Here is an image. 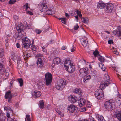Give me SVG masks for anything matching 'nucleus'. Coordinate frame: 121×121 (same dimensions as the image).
<instances>
[{
    "mask_svg": "<svg viewBox=\"0 0 121 121\" xmlns=\"http://www.w3.org/2000/svg\"><path fill=\"white\" fill-rule=\"evenodd\" d=\"M105 108L108 111H112L115 107V102L112 100L106 101L104 104Z\"/></svg>",
    "mask_w": 121,
    "mask_h": 121,
    "instance_id": "1",
    "label": "nucleus"
},
{
    "mask_svg": "<svg viewBox=\"0 0 121 121\" xmlns=\"http://www.w3.org/2000/svg\"><path fill=\"white\" fill-rule=\"evenodd\" d=\"M66 84V80L62 79L56 84L55 88L57 90H62L65 87Z\"/></svg>",
    "mask_w": 121,
    "mask_h": 121,
    "instance_id": "2",
    "label": "nucleus"
},
{
    "mask_svg": "<svg viewBox=\"0 0 121 121\" xmlns=\"http://www.w3.org/2000/svg\"><path fill=\"white\" fill-rule=\"evenodd\" d=\"M94 95L96 98L99 100L103 99L104 97V93L101 89H97L94 92Z\"/></svg>",
    "mask_w": 121,
    "mask_h": 121,
    "instance_id": "3",
    "label": "nucleus"
},
{
    "mask_svg": "<svg viewBox=\"0 0 121 121\" xmlns=\"http://www.w3.org/2000/svg\"><path fill=\"white\" fill-rule=\"evenodd\" d=\"M22 46L26 48H30L31 45V41L27 38H23L22 39Z\"/></svg>",
    "mask_w": 121,
    "mask_h": 121,
    "instance_id": "4",
    "label": "nucleus"
},
{
    "mask_svg": "<svg viewBox=\"0 0 121 121\" xmlns=\"http://www.w3.org/2000/svg\"><path fill=\"white\" fill-rule=\"evenodd\" d=\"M52 79V76L49 72L46 73V85H49L51 84Z\"/></svg>",
    "mask_w": 121,
    "mask_h": 121,
    "instance_id": "5",
    "label": "nucleus"
},
{
    "mask_svg": "<svg viewBox=\"0 0 121 121\" xmlns=\"http://www.w3.org/2000/svg\"><path fill=\"white\" fill-rule=\"evenodd\" d=\"M53 8L52 5L46 3V14L51 15L54 13V12L52 10Z\"/></svg>",
    "mask_w": 121,
    "mask_h": 121,
    "instance_id": "6",
    "label": "nucleus"
},
{
    "mask_svg": "<svg viewBox=\"0 0 121 121\" xmlns=\"http://www.w3.org/2000/svg\"><path fill=\"white\" fill-rule=\"evenodd\" d=\"M11 34L10 30H8L6 31L4 38L5 40V45L6 46H8L9 45V37L11 36Z\"/></svg>",
    "mask_w": 121,
    "mask_h": 121,
    "instance_id": "7",
    "label": "nucleus"
},
{
    "mask_svg": "<svg viewBox=\"0 0 121 121\" xmlns=\"http://www.w3.org/2000/svg\"><path fill=\"white\" fill-rule=\"evenodd\" d=\"M44 59V57L39 58L38 59L37 61V64L38 67L43 68L44 66L43 61Z\"/></svg>",
    "mask_w": 121,
    "mask_h": 121,
    "instance_id": "8",
    "label": "nucleus"
},
{
    "mask_svg": "<svg viewBox=\"0 0 121 121\" xmlns=\"http://www.w3.org/2000/svg\"><path fill=\"white\" fill-rule=\"evenodd\" d=\"M113 35H116L120 37V38L121 39V26L118 27L114 31H112Z\"/></svg>",
    "mask_w": 121,
    "mask_h": 121,
    "instance_id": "9",
    "label": "nucleus"
},
{
    "mask_svg": "<svg viewBox=\"0 0 121 121\" xmlns=\"http://www.w3.org/2000/svg\"><path fill=\"white\" fill-rule=\"evenodd\" d=\"M113 5L111 3H108L104 9L105 11L107 13L111 12L113 10Z\"/></svg>",
    "mask_w": 121,
    "mask_h": 121,
    "instance_id": "10",
    "label": "nucleus"
},
{
    "mask_svg": "<svg viewBox=\"0 0 121 121\" xmlns=\"http://www.w3.org/2000/svg\"><path fill=\"white\" fill-rule=\"evenodd\" d=\"M5 96V99H8V102L11 103L12 101V99L13 97L12 93H11L10 91H8L6 92Z\"/></svg>",
    "mask_w": 121,
    "mask_h": 121,
    "instance_id": "11",
    "label": "nucleus"
},
{
    "mask_svg": "<svg viewBox=\"0 0 121 121\" xmlns=\"http://www.w3.org/2000/svg\"><path fill=\"white\" fill-rule=\"evenodd\" d=\"M66 71L69 73H72L75 71V68L74 65L72 63L65 68Z\"/></svg>",
    "mask_w": 121,
    "mask_h": 121,
    "instance_id": "12",
    "label": "nucleus"
},
{
    "mask_svg": "<svg viewBox=\"0 0 121 121\" xmlns=\"http://www.w3.org/2000/svg\"><path fill=\"white\" fill-rule=\"evenodd\" d=\"M87 39L86 37L84 36L80 39L81 44L84 47L86 46L88 44V41L87 40Z\"/></svg>",
    "mask_w": 121,
    "mask_h": 121,
    "instance_id": "13",
    "label": "nucleus"
},
{
    "mask_svg": "<svg viewBox=\"0 0 121 121\" xmlns=\"http://www.w3.org/2000/svg\"><path fill=\"white\" fill-rule=\"evenodd\" d=\"M77 100V97L74 95H71L68 97V100L72 103H75Z\"/></svg>",
    "mask_w": 121,
    "mask_h": 121,
    "instance_id": "14",
    "label": "nucleus"
},
{
    "mask_svg": "<svg viewBox=\"0 0 121 121\" xmlns=\"http://www.w3.org/2000/svg\"><path fill=\"white\" fill-rule=\"evenodd\" d=\"M86 103L85 99L82 98H80L78 101V105L80 107H82Z\"/></svg>",
    "mask_w": 121,
    "mask_h": 121,
    "instance_id": "15",
    "label": "nucleus"
},
{
    "mask_svg": "<svg viewBox=\"0 0 121 121\" xmlns=\"http://www.w3.org/2000/svg\"><path fill=\"white\" fill-rule=\"evenodd\" d=\"M110 77L107 73H106L104 75L103 79V82L107 83L108 84L111 83L109 82Z\"/></svg>",
    "mask_w": 121,
    "mask_h": 121,
    "instance_id": "16",
    "label": "nucleus"
},
{
    "mask_svg": "<svg viewBox=\"0 0 121 121\" xmlns=\"http://www.w3.org/2000/svg\"><path fill=\"white\" fill-rule=\"evenodd\" d=\"M75 106L73 105H70L67 108V112H69L72 113L75 110Z\"/></svg>",
    "mask_w": 121,
    "mask_h": 121,
    "instance_id": "17",
    "label": "nucleus"
},
{
    "mask_svg": "<svg viewBox=\"0 0 121 121\" xmlns=\"http://www.w3.org/2000/svg\"><path fill=\"white\" fill-rule=\"evenodd\" d=\"M41 93L37 91H34L32 94L33 96L35 98L39 97L41 96Z\"/></svg>",
    "mask_w": 121,
    "mask_h": 121,
    "instance_id": "18",
    "label": "nucleus"
},
{
    "mask_svg": "<svg viewBox=\"0 0 121 121\" xmlns=\"http://www.w3.org/2000/svg\"><path fill=\"white\" fill-rule=\"evenodd\" d=\"M109 84L105 82H101L100 84V89H101L102 90L104 89L106 86H108Z\"/></svg>",
    "mask_w": 121,
    "mask_h": 121,
    "instance_id": "19",
    "label": "nucleus"
},
{
    "mask_svg": "<svg viewBox=\"0 0 121 121\" xmlns=\"http://www.w3.org/2000/svg\"><path fill=\"white\" fill-rule=\"evenodd\" d=\"M96 118L98 121H105V120L102 115L97 114H96Z\"/></svg>",
    "mask_w": 121,
    "mask_h": 121,
    "instance_id": "20",
    "label": "nucleus"
},
{
    "mask_svg": "<svg viewBox=\"0 0 121 121\" xmlns=\"http://www.w3.org/2000/svg\"><path fill=\"white\" fill-rule=\"evenodd\" d=\"M53 61L54 64H55L56 65L60 63L61 60L60 58L58 57H55L53 59Z\"/></svg>",
    "mask_w": 121,
    "mask_h": 121,
    "instance_id": "21",
    "label": "nucleus"
},
{
    "mask_svg": "<svg viewBox=\"0 0 121 121\" xmlns=\"http://www.w3.org/2000/svg\"><path fill=\"white\" fill-rule=\"evenodd\" d=\"M71 61L70 60L66 59L65 60V62L64 63V67L65 68L69 65L73 63L71 62Z\"/></svg>",
    "mask_w": 121,
    "mask_h": 121,
    "instance_id": "22",
    "label": "nucleus"
},
{
    "mask_svg": "<svg viewBox=\"0 0 121 121\" xmlns=\"http://www.w3.org/2000/svg\"><path fill=\"white\" fill-rule=\"evenodd\" d=\"M73 91L74 93L78 94L80 96H81L82 93V91L80 89L76 88L73 90Z\"/></svg>",
    "mask_w": 121,
    "mask_h": 121,
    "instance_id": "23",
    "label": "nucleus"
},
{
    "mask_svg": "<svg viewBox=\"0 0 121 121\" xmlns=\"http://www.w3.org/2000/svg\"><path fill=\"white\" fill-rule=\"evenodd\" d=\"M105 4L102 1H99L98 3L97 7L98 9H102L105 7Z\"/></svg>",
    "mask_w": 121,
    "mask_h": 121,
    "instance_id": "24",
    "label": "nucleus"
},
{
    "mask_svg": "<svg viewBox=\"0 0 121 121\" xmlns=\"http://www.w3.org/2000/svg\"><path fill=\"white\" fill-rule=\"evenodd\" d=\"M4 64V62L2 60L0 62V74H2L4 73L5 71L3 69H2L3 65Z\"/></svg>",
    "mask_w": 121,
    "mask_h": 121,
    "instance_id": "25",
    "label": "nucleus"
},
{
    "mask_svg": "<svg viewBox=\"0 0 121 121\" xmlns=\"http://www.w3.org/2000/svg\"><path fill=\"white\" fill-rule=\"evenodd\" d=\"M91 77V76L90 75H88L87 76L84 77L83 79V81L85 83H87L88 82Z\"/></svg>",
    "mask_w": 121,
    "mask_h": 121,
    "instance_id": "26",
    "label": "nucleus"
},
{
    "mask_svg": "<svg viewBox=\"0 0 121 121\" xmlns=\"http://www.w3.org/2000/svg\"><path fill=\"white\" fill-rule=\"evenodd\" d=\"M39 107L41 109L44 108V104L43 100L40 101L39 103Z\"/></svg>",
    "mask_w": 121,
    "mask_h": 121,
    "instance_id": "27",
    "label": "nucleus"
},
{
    "mask_svg": "<svg viewBox=\"0 0 121 121\" xmlns=\"http://www.w3.org/2000/svg\"><path fill=\"white\" fill-rule=\"evenodd\" d=\"M83 70V68L81 69L79 71V74L80 75L81 77H83L86 76Z\"/></svg>",
    "mask_w": 121,
    "mask_h": 121,
    "instance_id": "28",
    "label": "nucleus"
},
{
    "mask_svg": "<svg viewBox=\"0 0 121 121\" xmlns=\"http://www.w3.org/2000/svg\"><path fill=\"white\" fill-rule=\"evenodd\" d=\"M55 110L60 117H63L64 116L63 113L59 110L57 108H55Z\"/></svg>",
    "mask_w": 121,
    "mask_h": 121,
    "instance_id": "29",
    "label": "nucleus"
},
{
    "mask_svg": "<svg viewBox=\"0 0 121 121\" xmlns=\"http://www.w3.org/2000/svg\"><path fill=\"white\" fill-rule=\"evenodd\" d=\"M44 81L43 80H41L40 81V82H39V86L41 87H44L45 84V81L44 80Z\"/></svg>",
    "mask_w": 121,
    "mask_h": 121,
    "instance_id": "30",
    "label": "nucleus"
},
{
    "mask_svg": "<svg viewBox=\"0 0 121 121\" xmlns=\"http://www.w3.org/2000/svg\"><path fill=\"white\" fill-rule=\"evenodd\" d=\"M99 66L103 71H105L106 69V68L105 67L104 65L102 63L99 64Z\"/></svg>",
    "mask_w": 121,
    "mask_h": 121,
    "instance_id": "31",
    "label": "nucleus"
},
{
    "mask_svg": "<svg viewBox=\"0 0 121 121\" xmlns=\"http://www.w3.org/2000/svg\"><path fill=\"white\" fill-rule=\"evenodd\" d=\"M16 29L18 32H21L23 30V29L21 28V26L19 25H18L16 27Z\"/></svg>",
    "mask_w": 121,
    "mask_h": 121,
    "instance_id": "32",
    "label": "nucleus"
},
{
    "mask_svg": "<svg viewBox=\"0 0 121 121\" xmlns=\"http://www.w3.org/2000/svg\"><path fill=\"white\" fill-rule=\"evenodd\" d=\"M82 20L86 24L88 22V19L87 18L83 17L82 19Z\"/></svg>",
    "mask_w": 121,
    "mask_h": 121,
    "instance_id": "33",
    "label": "nucleus"
},
{
    "mask_svg": "<svg viewBox=\"0 0 121 121\" xmlns=\"http://www.w3.org/2000/svg\"><path fill=\"white\" fill-rule=\"evenodd\" d=\"M17 60V63L18 65H21L22 63V61H21V58L20 57H18Z\"/></svg>",
    "mask_w": 121,
    "mask_h": 121,
    "instance_id": "34",
    "label": "nucleus"
},
{
    "mask_svg": "<svg viewBox=\"0 0 121 121\" xmlns=\"http://www.w3.org/2000/svg\"><path fill=\"white\" fill-rule=\"evenodd\" d=\"M83 69L86 75L89 73V70L88 68L85 67L84 68H83Z\"/></svg>",
    "mask_w": 121,
    "mask_h": 121,
    "instance_id": "35",
    "label": "nucleus"
},
{
    "mask_svg": "<svg viewBox=\"0 0 121 121\" xmlns=\"http://www.w3.org/2000/svg\"><path fill=\"white\" fill-rule=\"evenodd\" d=\"M0 115V121H5L6 118L5 116L3 115V114H1Z\"/></svg>",
    "mask_w": 121,
    "mask_h": 121,
    "instance_id": "36",
    "label": "nucleus"
},
{
    "mask_svg": "<svg viewBox=\"0 0 121 121\" xmlns=\"http://www.w3.org/2000/svg\"><path fill=\"white\" fill-rule=\"evenodd\" d=\"M112 48V49L113 50V52L114 54H116L117 56L119 55V52L117 51L116 48L114 47H113Z\"/></svg>",
    "mask_w": 121,
    "mask_h": 121,
    "instance_id": "37",
    "label": "nucleus"
},
{
    "mask_svg": "<svg viewBox=\"0 0 121 121\" xmlns=\"http://www.w3.org/2000/svg\"><path fill=\"white\" fill-rule=\"evenodd\" d=\"M4 110H6L7 112H9V111H10V112H11V109L10 107L9 106L6 107L5 106L4 107Z\"/></svg>",
    "mask_w": 121,
    "mask_h": 121,
    "instance_id": "38",
    "label": "nucleus"
},
{
    "mask_svg": "<svg viewBox=\"0 0 121 121\" xmlns=\"http://www.w3.org/2000/svg\"><path fill=\"white\" fill-rule=\"evenodd\" d=\"M4 54V50L2 48H0V57H2Z\"/></svg>",
    "mask_w": 121,
    "mask_h": 121,
    "instance_id": "39",
    "label": "nucleus"
},
{
    "mask_svg": "<svg viewBox=\"0 0 121 121\" xmlns=\"http://www.w3.org/2000/svg\"><path fill=\"white\" fill-rule=\"evenodd\" d=\"M109 67L110 69H112V70L115 71V69L116 67L115 64H113L112 65L111 64L109 66Z\"/></svg>",
    "mask_w": 121,
    "mask_h": 121,
    "instance_id": "40",
    "label": "nucleus"
},
{
    "mask_svg": "<svg viewBox=\"0 0 121 121\" xmlns=\"http://www.w3.org/2000/svg\"><path fill=\"white\" fill-rule=\"evenodd\" d=\"M93 54L96 57L99 55V51L97 50H95L93 52Z\"/></svg>",
    "mask_w": 121,
    "mask_h": 121,
    "instance_id": "41",
    "label": "nucleus"
},
{
    "mask_svg": "<svg viewBox=\"0 0 121 121\" xmlns=\"http://www.w3.org/2000/svg\"><path fill=\"white\" fill-rule=\"evenodd\" d=\"M18 81L20 84V86H22L23 84V81L22 78L19 79L18 80Z\"/></svg>",
    "mask_w": 121,
    "mask_h": 121,
    "instance_id": "42",
    "label": "nucleus"
},
{
    "mask_svg": "<svg viewBox=\"0 0 121 121\" xmlns=\"http://www.w3.org/2000/svg\"><path fill=\"white\" fill-rule=\"evenodd\" d=\"M25 121H31L30 116L29 115H26V118L25 119Z\"/></svg>",
    "mask_w": 121,
    "mask_h": 121,
    "instance_id": "43",
    "label": "nucleus"
},
{
    "mask_svg": "<svg viewBox=\"0 0 121 121\" xmlns=\"http://www.w3.org/2000/svg\"><path fill=\"white\" fill-rule=\"evenodd\" d=\"M45 3H43L42 4V6L43 7V8L41 9V11L42 12H44L45 10Z\"/></svg>",
    "mask_w": 121,
    "mask_h": 121,
    "instance_id": "44",
    "label": "nucleus"
},
{
    "mask_svg": "<svg viewBox=\"0 0 121 121\" xmlns=\"http://www.w3.org/2000/svg\"><path fill=\"white\" fill-rule=\"evenodd\" d=\"M66 18H62L61 20V22L64 24H65L66 23Z\"/></svg>",
    "mask_w": 121,
    "mask_h": 121,
    "instance_id": "45",
    "label": "nucleus"
},
{
    "mask_svg": "<svg viewBox=\"0 0 121 121\" xmlns=\"http://www.w3.org/2000/svg\"><path fill=\"white\" fill-rule=\"evenodd\" d=\"M16 2V0H10L9 1V3L10 4H14Z\"/></svg>",
    "mask_w": 121,
    "mask_h": 121,
    "instance_id": "46",
    "label": "nucleus"
},
{
    "mask_svg": "<svg viewBox=\"0 0 121 121\" xmlns=\"http://www.w3.org/2000/svg\"><path fill=\"white\" fill-rule=\"evenodd\" d=\"M89 121H96L95 119L92 116H90L89 118Z\"/></svg>",
    "mask_w": 121,
    "mask_h": 121,
    "instance_id": "47",
    "label": "nucleus"
},
{
    "mask_svg": "<svg viewBox=\"0 0 121 121\" xmlns=\"http://www.w3.org/2000/svg\"><path fill=\"white\" fill-rule=\"evenodd\" d=\"M117 118L120 121H121V114H118L116 116Z\"/></svg>",
    "mask_w": 121,
    "mask_h": 121,
    "instance_id": "48",
    "label": "nucleus"
},
{
    "mask_svg": "<svg viewBox=\"0 0 121 121\" xmlns=\"http://www.w3.org/2000/svg\"><path fill=\"white\" fill-rule=\"evenodd\" d=\"M36 57L42 58L44 57L43 56V55L42 54L40 53H39L37 54L36 55Z\"/></svg>",
    "mask_w": 121,
    "mask_h": 121,
    "instance_id": "49",
    "label": "nucleus"
},
{
    "mask_svg": "<svg viewBox=\"0 0 121 121\" xmlns=\"http://www.w3.org/2000/svg\"><path fill=\"white\" fill-rule=\"evenodd\" d=\"M52 31V29L50 27H47V29H46V32L47 31L48 32H49L51 33Z\"/></svg>",
    "mask_w": 121,
    "mask_h": 121,
    "instance_id": "50",
    "label": "nucleus"
},
{
    "mask_svg": "<svg viewBox=\"0 0 121 121\" xmlns=\"http://www.w3.org/2000/svg\"><path fill=\"white\" fill-rule=\"evenodd\" d=\"M99 60L101 62H103L104 60L105 59L102 56H101L98 57Z\"/></svg>",
    "mask_w": 121,
    "mask_h": 121,
    "instance_id": "51",
    "label": "nucleus"
},
{
    "mask_svg": "<svg viewBox=\"0 0 121 121\" xmlns=\"http://www.w3.org/2000/svg\"><path fill=\"white\" fill-rule=\"evenodd\" d=\"M75 48L74 47V45H72V47L70 49L72 52H74L75 50Z\"/></svg>",
    "mask_w": 121,
    "mask_h": 121,
    "instance_id": "52",
    "label": "nucleus"
},
{
    "mask_svg": "<svg viewBox=\"0 0 121 121\" xmlns=\"http://www.w3.org/2000/svg\"><path fill=\"white\" fill-rule=\"evenodd\" d=\"M24 6H25L26 8L25 9V10L26 11L28 8H30L29 7V6L28 3H26L25 4V5Z\"/></svg>",
    "mask_w": 121,
    "mask_h": 121,
    "instance_id": "53",
    "label": "nucleus"
},
{
    "mask_svg": "<svg viewBox=\"0 0 121 121\" xmlns=\"http://www.w3.org/2000/svg\"><path fill=\"white\" fill-rule=\"evenodd\" d=\"M28 51H26L24 52H23V56H25L26 57L27 56V54L28 52Z\"/></svg>",
    "mask_w": 121,
    "mask_h": 121,
    "instance_id": "54",
    "label": "nucleus"
},
{
    "mask_svg": "<svg viewBox=\"0 0 121 121\" xmlns=\"http://www.w3.org/2000/svg\"><path fill=\"white\" fill-rule=\"evenodd\" d=\"M70 15L72 16H73L75 14V12L74 11L72 10L70 12Z\"/></svg>",
    "mask_w": 121,
    "mask_h": 121,
    "instance_id": "55",
    "label": "nucleus"
},
{
    "mask_svg": "<svg viewBox=\"0 0 121 121\" xmlns=\"http://www.w3.org/2000/svg\"><path fill=\"white\" fill-rule=\"evenodd\" d=\"M75 11L77 14V15L78 16H79V15H80V14H81V12L78 10H76Z\"/></svg>",
    "mask_w": 121,
    "mask_h": 121,
    "instance_id": "56",
    "label": "nucleus"
},
{
    "mask_svg": "<svg viewBox=\"0 0 121 121\" xmlns=\"http://www.w3.org/2000/svg\"><path fill=\"white\" fill-rule=\"evenodd\" d=\"M35 31L38 34H39L41 32V30L38 29H36L35 30Z\"/></svg>",
    "mask_w": 121,
    "mask_h": 121,
    "instance_id": "57",
    "label": "nucleus"
},
{
    "mask_svg": "<svg viewBox=\"0 0 121 121\" xmlns=\"http://www.w3.org/2000/svg\"><path fill=\"white\" fill-rule=\"evenodd\" d=\"M31 24H29L28 25H27L26 28L28 29H30L31 28Z\"/></svg>",
    "mask_w": 121,
    "mask_h": 121,
    "instance_id": "58",
    "label": "nucleus"
},
{
    "mask_svg": "<svg viewBox=\"0 0 121 121\" xmlns=\"http://www.w3.org/2000/svg\"><path fill=\"white\" fill-rule=\"evenodd\" d=\"M79 28V26L78 25V24H76V25L74 26V29L75 30H77Z\"/></svg>",
    "mask_w": 121,
    "mask_h": 121,
    "instance_id": "59",
    "label": "nucleus"
},
{
    "mask_svg": "<svg viewBox=\"0 0 121 121\" xmlns=\"http://www.w3.org/2000/svg\"><path fill=\"white\" fill-rule=\"evenodd\" d=\"M108 43L110 44L113 43V41L112 40H110L108 41Z\"/></svg>",
    "mask_w": 121,
    "mask_h": 121,
    "instance_id": "60",
    "label": "nucleus"
},
{
    "mask_svg": "<svg viewBox=\"0 0 121 121\" xmlns=\"http://www.w3.org/2000/svg\"><path fill=\"white\" fill-rule=\"evenodd\" d=\"M91 106V104L90 102L87 103V107H90Z\"/></svg>",
    "mask_w": 121,
    "mask_h": 121,
    "instance_id": "61",
    "label": "nucleus"
},
{
    "mask_svg": "<svg viewBox=\"0 0 121 121\" xmlns=\"http://www.w3.org/2000/svg\"><path fill=\"white\" fill-rule=\"evenodd\" d=\"M27 55L26 57H30V51H28V52L27 54Z\"/></svg>",
    "mask_w": 121,
    "mask_h": 121,
    "instance_id": "62",
    "label": "nucleus"
},
{
    "mask_svg": "<svg viewBox=\"0 0 121 121\" xmlns=\"http://www.w3.org/2000/svg\"><path fill=\"white\" fill-rule=\"evenodd\" d=\"M16 45L17 48H19L20 47V44L18 43H16Z\"/></svg>",
    "mask_w": 121,
    "mask_h": 121,
    "instance_id": "63",
    "label": "nucleus"
},
{
    "mask_svg": "<svg viewBox=\"0 0 121 121\" xmlns=\"http://www.w3.org/2000/svg\"><path fill=\"white\" fill-rule=\"evenodd\" d=\"M66 49V46L65 45L63 46L61 48L62 50H65Z\"/></svg>",
    "mask_w": 121,
    "mask_h": 121,
    "instance_id": "64",
    "label": "nucleus"
}]
</instances>
